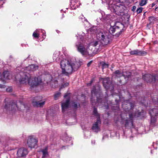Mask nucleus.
<instances>
[{
  "mask_svg": "<svg viewBox=\"0 0 158 158\" xmlns=\"http://www.w3.org/2000/svg\"><path fill=\"white\" fill-rule=\"evenodd\" d=\"M83 64L81 60L76 61L74 59L63 60L60 63L62 73L67 75L77 70Z\"/></svg>",
  "mask_w": 158,
  "mask_h": 158,
  "instance_id": "nucleus-1",
  "label": "nucleus"
},
{
  "mask_svg": "<svg viewBox=\"0 0 158 158\" xmlns=\"http://www.w3.org/2000/svg\"><path fill=\"white\" fill-rule=\"evenodd\" d=\"M128 0H119L120 2L116 3L115 2H112L110 0L109 5V8L111 11L118 15H122L124 14L125 6L122 4V3Z\"/></svg>",
  "mask_w": 158,
  "mask_h": 158,
  "instance_id": "nucleus-2",
  "label": "nucleus"
},
{
  "mask_svg": "<svg viewBox=\"0 0 158 158\" xmlns=\"http://www.w3.org/2000/svg\"><path fill=\"white\" fill-rule=\"evenodd\" d=\"M78 51L83 55H90L92 51L90 49L89 47L91 45L86 46L81 43H79L76 44Z\"/></svg>",
  "mask_w": 158,
  "mask_h": 158,
  "instance_id": "nucleus-3",
  "label": "nucleus"
},
{
  "mask_svg": "<svg viewBox=\"0 0 158 158\" xmlns=\"http://www.w3.org/2000/svg\"><path fill=\"white\" fill-rule=\"evenodd\" d=\"M109 35L110 33L108 31L100 32L97 35V38L102 45H107L110 41L109 38Z\"/></svg>",
  "mask_w": 158,
  "mask_h": 158,
  "instance_id": "nucleus-4",
  "label": "nucleus"
},
{
  "mask_svg": "<svg viewBox=\"0 0 158 158\" xmlns=\"http://www.w3.org/2000/svg\"><path fill=\"white\" fill-rule=\"evenodd\" d=\"M20 84H26V82L31 88H34L40 85L41 82V80H18Z\"/></svg>",
  "mask_w": 158,
  "mask_h": 158,
  "instance_id": "nucleus-5",
  "label": "nucleus"
},
{
  "mask_svg": "<svg viewBox=\"0 0 158 158\" xmlns=\"http://www.w3.org/2000/svg\"><path fill=\"white\" fill-rule=\"evenodd\" d=\"M38 140L36 138L33 136L29 137L27 141L28 147L31 148H35L37 145Z\"/></svg>",
  "mask_w": 158,
  "mask_h": 158,
  "instance_id": "nucleus-6",
  "label": "nucleus"
},
{
  "mask_svg": "<svg viewBox=\"0 0 158 158\" xmlns=\"http://www.w3.org/2000/svg\"><path fill=\"white\" fill-rule=\"evenodd\" d=\"M114 74L118 78H120L123 76L125 78H130L131 74V73L128 72L123 73L122 71L119 70L116 71Z\"/></svg>",
  "mask_w": 158,
  "mask_h": 158,
  "instance_id": "nucleus-7",
  "label": "nucleus"
},
{
  "mask_svg": "<svg viewBox=\"0 0 158 158\" xmlns=\"http://www.w3.org/2000/svg\"><path fill=\"white\" fill-rule=\"evenodd\" d=\"M149 113L151 116V122L154 123L156 120L155 116L158 114V110L156 108H154L150 110Z\"/></svg>",
  "mask_w": 158,
  "mask_h": 158,
  "instance_id": "nucleus-8",
  "label": "nucleus"
},
{
  "mask_svg": "<svg viewBox=\"0 0 158 158\" xmlns=\"http://www.w3.org/2000/svg\"><path fill=\"white\" fill-rule=\"evenodd\" d=\"M27 153L28 152L27 150L23 148L19 149L17 152V156L19 157L25 156Z\"/></svg>",
  "mask_w": 158,
  "mask_h": 158,
  "instance_id": "nucleus-9",
  "label": "nucleus"
},
{
  "mask_svg": "<svg viewBox=\"0 0 158 158\" xmlns=\"http://www.w3.org/2000/svg\"><path fill=\"white\" fill-rule=\"evenodd\" d=\"M69 100L67 99L65 101H63L61 102V107L62 111L64 112L68 109L69 106Z\"/></svg>",
  "mask_w": 158,
  "mask_h": 158,
  "instance_id": "nucleus-10",
  "label": "nucleus"
},
{
  "mask_svg": "<svg viewBox=\"0 0 158 158\" xmlns=\"http://www.w3.org/2000/svg\"><path fill=\"white\" fill-rule=\"evenodd\" d=\"M79 0H73L71 2L70 7L72 9H76L80 5Z\"/></svg>",
  "mask_w": 158,
  "mask_h": 158,
  "instance_id": "nucleus-11",
  "label": "nucleus"
},
{
  "mask_svg": "<svg viewBox=\"0 0 158 158\" xmlns=\"http://www.w3.org/2000/svg\"><path fill=\"white\" fill-rule=\"evenodd\" d=\"M79 0H73L71 2L70 7L72 9H76L80 5Z\"/></svg>",
  "mask_w": 158,
  "mask_h": 158,
  "instance_id": "nucleus-12",
  "label": "nucleus"
},
{
  "mask_svg": "<svg viewBox=\"0 0 158 158\" xmlns=\"http://www.w3.org/2000/svg\"><path fill=\"white\" fill-rule=\"evenodd\" d=\"M79 0H73L71 2L70 7L72 9H76L80 5Z\"/></svg>",
  "mask_w": 158,
  "mask_h": 158,
  "instance_id": "nucleus-13",
  "label": "nucleus"
},
{
  "mask_svg": "<svg viewBox=\"0 0 158 158\" xmlns=\"http://www.w3.org/2000/svg\"><path fill=\"white\" fill-rule=\"evenodd\" d=\"M101 121L99 117L97 118V122L94 124L92 127V129L95 132H98L99 131V128L98 125L100 124Z\"/></svg>",
  "mask_w": 158,
  "mask_h": 158,
  "instance_id": "nucleus-14",
  "label": "nucleus"
},
{
  "mask_svg": "<svg viewBox=\"0 0 158 158\" xmlns=\"http://www.w3.org/2000/svg\"><path fill=\"white\" fill-rule=\"evenodd\" d=\"M5 108L6 109L11 110H12L13 109H15V110L18 109V107L17 105L14 103L13 104H6L5 106Z\"/></svg>",
  "mask_w": 158,
  "mask_h": 158,
  "instance_id": "nucleus-15",
  "label": "nucleus"
},
{
  "mask_svg": "<svg viewBox=\"0 0 158 158\" xmlns=\"http://www.w3.org/2000/svg\"><path fill=\"white\" fill-rule=\"evenodd\" d=\"M38 66L32 64L26 68V70L29 71H34L38 69Z\"/></svg>",
  "mask_w": 158,
  "mask_h": 158,
  "instance_id": "nucleus-16",
  "label": "nucleus"
},
{
  "mask_svg": "<svg viewBox=\"0 0 158 158\" xmlns=\"http://www.w3.org/2000/svg\"><path fill=\"white\" fill-rule=\"evenodd\" d=\"M145 78H149V79H156L158 78L156 75L153 74H146L145 75Z\"/></svg>",
  "mask_w": 158,
  "mask_h": 158,
  "instance_id": "nucleus-17",
  "label": "nucleus"
},
{
  "mask_svg": "<svg viewBox=\"0 0 158 158\" xmlns=\"http://www.w3.org/2000/svg\"><path fill=\"white\" fill-rule=\"evenodd\" d=\"M41 152L43 153L42 158H44L48 155V148L47 147L43 149Z\"/></svg>",
  "mask_w": 158,
  "mask_h": 158,
  "instance_id": "nucleus-18",
  "label": "nucleus"
},
{
  "mask_svg": "<svg viewBox=\"0 0 158 158\" xmlns=\"http://www.w3.org/2000/svg\"><path fill=\"white\" fill-rule=\"evenodd\" d=\"M148 0H140L139 2V5L141 6L145 5L147 3Z\"/></svg>",
  "mask_w": 158,
  "mask_h": 158,
  "instance_id": "nucleus-19",
  "label": "nucleus"
},
{
  "mask_svg": "<svg viewBox=\"0 0 158 158\" xmlns=\"http://www.w3.org/2000/svg\"><path fill=\"white\" fill-rule=\"evenodd\" d=\"M40 30H37L33 34V36L35 38H38L39 36V32Z\"/></svg>",
  "mask_w": 158,
  "mask_h": 158,
  "instance_id": "nucleus-20",
  "label": "nucleus"
},
{
  "mask_svg": "<svg viewBox=\"0 0 158 158\" xmlns=\"http://www.w3.org/2000/svg\"><path fill=\"white\" fill-rule=\"evenodd\" d=\"M20 75L22 76L20 79H30L28 76L25 73H21Z\"/></svg>",
  "mask_w": 158,
  "mask_h": 158,
  "instance_id": "nucleus-21",
  "label": "nucleus"
},
{
  "mask_svg": "<svg viewBox=\"0 0 158 158\" xmlns=\"http://www.w3.org/2000/svg\"><path fill=\"white\" fill-rule=\"evenodd\" d=\"M140 52L138 50H135L130 52L131 55H138Z\"/></svg>",
  "mask_w": 158,
  "mask_h": 158,
  "instance_id": "nucleus-22",
  "label": "nucleus"
},
{
  "mask_svg": "<svg viewBox=\"0 0 158 158\" xmlns=\"http://www.w3.org/2000/svg\"><path fill=\"white\" fill-rule=\"evenodd\" d=\"M36 103L37 106L40 107L43 105L45 103L44 101H43L42 102H36Z\"/></svg>",
  "mask_w": 158,
  "mask_h": 158,
  "instance_id": "nucleus-23",
  "label": "nucleus"
},
{
  "mask_svg": "<svg viewBox=\"0 0 158 158\" xmlns=\"http://www.w3.org/2000/svg\"><path fill=\"white\" fill-rule=\"evenodd\" d=\"M115 31V28L114 26H111L109 29V32L111 33H114Z\"/></svg>",
  "mask_w": 158,
  "mask_h": 158,
  "instance_id": "nucleus-24",
  "label": "nucleus"
},
{
  "mask_svg": "<svg viewBox=\"0 0 158 158\" xmlns=\"http://www.w3.org/2000/svg\"><path fill=\"white\" fill-rule=\"evenodd\" d=\"M60 95V92H57L54 95V99L55 100H57L58 98Z\"/></svg>",
  "mask_w": 158,
  "mask_h": 158,
  "instance_id": "nucleus-25",
  "label": "nucleus"
},
{
  "mask_svg": "<svg viewBox=\"0 0 158 158\" xmlns=\"http://www.w3.org/2000/svg\"><path fill=\"white\" fill-rule=\"evenodd\" d=\"M99 42V41H96L94 42H93V43H91V44L90 45H89L91 46L90 47V48H91L92 47V46H96L99 44L98 43Z\"/></svg>",
  "mask_w": 158,
  "mask_h": 158,
  "instance_id": "nucleus-26",
  "label": "nucleus"
},
{
  "mask_svg": "<svg viewBox=\"0 0 158 158\" xmlns=\"http://www.w3.org/2000/svg\"><path fill=\"white\" fill-rule=\"evenodd\" d=\"M102 65L103 69L106 68H107L108 67V64L104 62H102Z\"/></svg>",
  "mask_w": 158,
  "mask_h": 158,
  "instance_id": "nucleus-27",
  "label": "nucleus"
},
{
  "mask_svg": "<svg viewBox=\"0 0 158 158\" xmlns=\"http://www.w3.org/2000/svg\"><path fill=\"white\" fill-rule=\"evenodd\" d=\"M9 74V72L8 71H5L3 72V76L4 77V78H7V77L8 76Z\"/></svg>",
  "mask_w": 158,
  "mask_h": 158,
  "instance_id": "nucleus-28",
  "label": "nucleus"
},
{
  "mask_svg": "<svg viewBox=\"0 0 158 158\" xmlns=\"http://www.w3.org/2000/svg\"><path fill=\"white\" fill-rule=\"evenodd\" d=\"M69 85V83H64V84L62 85L60 88V89H61L63 88H65L66 87L68 86Z\"/></svg>",
  "mask_w": 158,
  "mask_h": 158,
  "instance_id": "nucleus-29",
  "label": "nucleus"
},
{
  "mask_svg": "<svg viewBox=\"0 0 158 158\" xmlns=\"http://www.w3.org/2000/svg\"><path fill=\"white\" fill-rule=\"evenodd\" d=\"M143 9V8L141 7L138 8L136 10V12L137 14H139L141 13L142 12Z\"/></svg>",
  "mask_w": 158,
  "mask_h": 158,
  "instance_id": "nucleus-30",
  "label": "nucleus"
},
{
  "mask_svg": "<svg viewBox=\"0 0 158 158\" xmlns=\"http://www.w3.org/2000/svg\"><path fill=\"white\" fill-rule=\"evenodd\" d=\"M137 116L136 114H129V117H130V119H131V118L133 117H135V116Z\"/></svg>",
  "mask_w": 158,
  "mask_h": 158,
  "instance_id": "nucleus-31",
  "label": "nucleus"
},
{
  "mask_svg": "<svg viewBox=\"0 0 158 158\" xmlns=\"http://www.w3.org/2000/svg\"><path fill=\"white\" fill-rule=\"evenodd\" d=\"M103 85L106 88H107V85H106L105 84H104L105 83V82H106L107 81V80H106V79H105V80H103Z\"/></svg>",
  "mask_w": 158,
  "mask_h": 158,
  "instance_id": "nucleus-32",
  "label": "nucleus"
},
{
  "mask_svg": "<svg viewBox=\"0 0 158 158\" xmlns=\"http://www.w3.org/2000/svg\"><path fill=\"white\" fill-rule=\"evenodd\" d=\"M6 90L8 92H11L12 91V89L11 87H9L7 88Z\"/></svg>",
  "mask_w": 158,
  "mask_h": 158,
  "instance_id": "nucleus-33",
  "label": "nucleus"
},
{
  "mask_svg": "<svg viewBox=\"0 0 158 158\" xmlns=\"http://www.w3.org/2000/svg\"><path fill=\"white\" fill-rule=\"evenodd\" d=\"M72 106L74 108H77V103H73L72 104Z\"/></svg>",
  "mask_w": 158,
  "mask_h": 158,
  "instance_id": "nucleus-34",
  "label": "nucleus"
},
{
  "mask_svg": "<svg viewBox=\"0 0 158 158\" xmlns=\"http://www.w3.org/2000/svg\"><path fill=\"white\" fill-rule=\"evenodd\" d=\"M93 112H94V115H98L97 111L95 108L94 109Z\"/></svg>",
  "mask_w": 158,
  "mask_h": 158,
  "instance_id": "nucleus-35",
  "label": "nucleus"
},
{
  "mask_svg": "<svg viewBox=\"0 0 158 158\" xmlns=\"http://www.w3.org/2000/svg\"><path fill=\"white\" fill-rule=\"evenodd\" d=\"M93 62V61H91L90 62H89L87 64V66L89 67L90 66L91 64Z\"/></svg>",
  "mask_w": 158,
  "mask_h": 158,
  "instance_id": "nucleus-36",
  "label": "nucleus"
},
{
  "mask_svg": "<svg viewBox=\"0 0 158 158\" xmlns=\"http://www.w3.org/2000/svg\"><path fill=\"white\" fill-rule=\"evenodd\" d=\"M95 89H94L91 91V93L92 95H93V94H95Z\"/></svg>",
  "mask_w": 158,
  "mask_h": 158,
  "instance_id": "nucleus-37",
  "label": "nucleus"
},
{
  "mask_svg": "<svg viewBox=\"0 0 158 158\" xmlns=\"http://www.w3.org/2000/svg\"><path fill=\"white\" fill-rule=\"evenodd\" d=\"M3 0H0V6H1V5H2L4 3L3 2H2Z\"/></svg>",
  "mask_w": 158,
  "mask_h": 158,
  "instance_id": "nucleus-38",
  "label": "nucleus"
},
{
  "mask_svg": "<svg viewBox=\"0 0 158 158\" xmlns=\"http://www.w3.org/2000/svg\"><path fill=\"white\" fill-rule=\"evenodd\" d=\"M136 7L135 6H133L132 7V10L134 11L136 9Z\"/></svg>",
  "mask_w": 158,
  "mask_h": 158,
  "instance_id": "nucleus-39",
  "label": "nucleus"
},
{
  "mask_svg": "<svg viewBox=\"0 0 158 158\" xmlns=\"http://www.w3.org/2000/svg\"><path fill=\"white\" fill-rule=\"evenodd\" d=\"M68 94H66L64 95V98H66V97L68 96Z\"/></svg>",
  "mask_w": 158,
  "mask_h": 158,
  "instance_id": "nucleus-40",
  "label": "nucleus"
},
{
  "mask_svg": "<svg viewBox=\"0 0 158 158\" xmlns=\"http://www.w3.org/2000/svg\"><path fill=\"white\" fill-rule=\"evenodd\" d=\"M153 101L154 102H156V99H153Z\"/></svg>",
  "mask_w": 158,
  "mask_h": 158,
  "instance_id": "nucleus-41",
  "label": "nucleus"
},
{
  "mask_svg": "<svg viewBox=\"0 0 158 158\" xmlns=\"http://www.w3.org/2000/svg\"><path fill=\"white\" fill-rule=\"evenodd\" d=\"M92 143L94 144L95 143V141L94 140L92 141Z\"/></svg>",
  "mask_w": 158,
  "mask_h": 158,
  "instance_id": "nucleus-42",
  "label": "nucleus"
},
{
  "mask_svg": "<svg viewBox=\"0 0 158 158\" xmlns=\"http://www.w3.org/2000/svg\"><path fill=\"white\" fill-rule=\"evenodd\" d=\"M155 10H158V7H156L155 9Z\"/></svg>",
  "mask_w": 158,
  "mask_h": 158,
  "instance_id": "nucleus-43",
  "label": "nucleus"
},
{
  "mask_svg": "<svg viewBox=\"0 0 158 158\" xmlns=\"http://www.w3.org/2000/svg\"><path fill=\"white\" fill-rule=\"evenodd\" d=\"M3 87V85H0V88Z\"/></svg>",
  "mask_w": 158,
  "mask_h": 158,
  "instance_id": "nucleus-44",
  "label": "nucleus"
},
{
  "mask_svg": "<svg viewBox=\"0 0 158 158\" xmlns=\"http://www.w3.org/2000/svg\"><path fill=\"white\" fill-rule=\"evenodd\" d=\"M53 59H54V60H55V61H56V58H54V56L53 57Z\"/></svg>",
  "mask_w": 158,
  "mask_h": 158,
  "instance_id": "nucleus-45",
  "label": "nucleus"
},
{
  "mask_svg": "<svg viewBox=\"0 0 158 158\" xmlns=\"http://www.w3.org/2000/svg\"><path fill=\"white\" fill-rule=\"evenodd\" d=\"M41 31H42V32L44 33L43 31L41 30Z\"/></svg>",
  "mask_w": 158,
  "mask_h": 158,
  "instance_id": "nucleus-46",
  "label": "nucleus"
},
{
  "mask_svg": "<svg viewBox=\"0 0 158 158\" xmlns=\"http://www.w3.org/2000/svg\"><path fill=\"white\" fill-rule=\"evenodd\" d=\"M39 78H37L36 79H39Z\"/></svg>",
  "mask_w": 158,
  "mask_h": 158,
  "instance_id": "nucleus-47",
  "label": "nucleus"
},
{
  "mask_svg": "<svg viewBox=\"0 0 158 158\" xmlns=\"http://www.w3.org/2000/svg\"><path fill=\"white\" fill-rule=\"evenodd\" d=\"M44 36H45V35L44 34Z\"/></svg>",
  "mask_w": 158,
  "mask_h": 158,
  "instance_id": "nucleus-48",
  "label": "nucleus"
},
{
  "mask_svg": "<svg viewBox=\"0 0 158 158\" xmlns=\"http://www.w3.org/2000/svg\"><path fill=\"white\" fill-rule=\"evenodd\" d=\"M101 79H103V78H101Z\"/></svg>",
  "mask_w": 158,
  "mask_h": 158,
  "instance_id": "nucleus-49",
  "label": "nucleus"
}]
</instances>
